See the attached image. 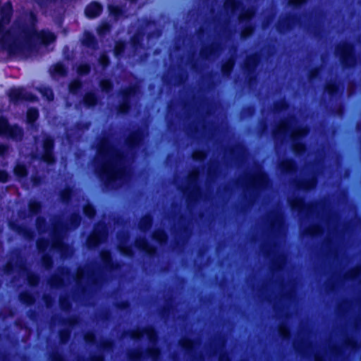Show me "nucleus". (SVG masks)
<instances>
[{
  "label": "nucleus",
  "instance_id": "1",
  "mask_svg": "<svg viewBox=\"0 0 361 361\" xmlns=\"http://www.w3.org/2000/svg\"><path fill=\"white\" fill-rule=\"evenodd\" d=\"M13 15L11 2L0 8V47L9 55L23 54L30 51L37 44H48L56 39L55 35L47 30L37 31L36 16L30 12L16 20L6 30Z\"/></svg>",
  "mask_w": 361,
  "mask_h": 361
},
{
  "label": "nucleus",
  "instance_id": "2",
  "mask_svg": "<svg viewBox=\"0 0 361 361\" xmlns=\"http://www.w3.org/2000/svg\"><path fill=\"white\" fill-rule=\"evenodd\" d=\"M97 152L103 159L111 154V160L97 169L96 173L105 188H114L116 182L123 180L128 174V167L125 164L126 155L121 150L113 148L104 138L98 144Z\"/></svg>",
  "mask_w": 361,
  "mask_h": 361
},
{
  "label": "nucleus",
  "instance_id": "3",
  "mask_svg": "<svg viewBox=\"0 0 361 361\" xmlns=\"http://www.w3.org/2000/svg\"><path fill=\"white\" fill-rule=\"evenodd\" d=\"M104 94L114 95L117 94L121 97V100L116 106V113L118 115L126 116L132 109L133 103L131 97L133 96L143 95L148 92L149 95H222L228 92H101ZM235 96L243 95H265V92H231Z\"/></svg>",
  "mask_w": 361,
  "mask_h": 361
},
{
  "label": "nucleus",
  "instance_id": "4",
  "mask_svg": "<svg viewBox=\"0 0 361 361\" xmlns=\"http://www.w3.org/2000/svg\"><path fill=\"white\" fill-rule=\"evenodd\" d=\"M309 133V128L305 126H299L295 128L290 133L291 149L295 155L302 156L307 152V145L302 141V138Z\"/></svg>",
  "mask_w": 361,
  "mask_h": 361
},
{
  "label": "nucleus",
  "instance_id": "5",
  "mask_svg": "<svg viewBox=\"0 0 361 361\" xmlns=\"http://www.w3.org/2000/svg\"><path fill=\"white\" fill-rule=\"evenodd\" d=\"M66 228V225L59 221L53 224L51 230V248L58 251L61 255H63L69 250L68 244L63 241V232Z\"/></svg>",
  "mask_w": 361,
  "mask_h": 361
},
{
  "label": "nucleus",
  "instance_id": "6",
  "mask_svg": "<svg viewBox=\"0 0 361 361\" xmlns=\"http://www.w3.org/2000/svg\"><path fill=\"white\" fill-rule=\"evenodd\" d=\"M24 130L19 125L10 124L8 118L0 116V135L14 141H21L24 137Z\"/></svg>",
  "mask_w": 361,
  "mask_h": 361
},
{
  "label": "nucleus",
  "instance_id": "7",
  "mask_svg": "<svg viewBox=\"0 0 361 361\" xmlns=\"http://www.w3.org/2000/svg\"><path fill=\"white\" fill-rule=\"evenodd\" d=\"M145 137L146 132L142 127L131 130L124 141L128 150L132 153L136 152L144 145Z\"/></svg>",
  "mask_w": 361,
  "mask_h": 361
},
{
  "label": "nucleus",
  "instance_id": "8",
  "mask_svg": "<svg viewBox=\"0 0 361 361\" xmlns=\"http://www.w3.org/2000/svg\"><path fill=\"white\" fill-rule=\"evenodd\" d=\"M42 154L41 160L47 164H53L56 161L54 156L55 139L49 134L43 136L42 140Z\"/></svg>",
  "mask_w": 361,
  "mask_h": 361
},
{
  "label": "nucleus",
  "instance_id": "9",
  "mask_svg": "<svg viewBox=\"0 0 361 361\" xmlns=\"http://www.w3.org/2000/svg\"><path fill=\"white\" fill-rule=\"evenodd\" d=\"M131 339L138 341L144 336H146L149 343L154 345L159 341V334L154 326H148L142 329L132 330L127 332Z\"/></svg>",
  "mask_w": 361,
  "mask_h": 361
},
{
  "label": "nucleus",
  "instance_id": "10",
  "mask_svg": "<svg viewBox=\"0 0 361 361\" xmlns=\"http://www.w3.org/2000/svg\"><path fill=\"white\" fill-rule=\"evenodd\" d=\"M336 54L340 57L344 66H353L355 64V58L351 44L346 42L340 43L336 49Z\"/></svg>",
  "mask_w": 361,
  "mask_h": 361
},
{
  "label": "nucleus",
  "instance_id": "11",
  "mask_svg": "<svg viewBox=\"0 0 361 361\" xmlns=\"http://www.w3.org/2000/svg\"><path fill=\"white\" fill-rule=\"evenodd\" d=\"M199 180V172L193 171L188 176V182L189 184L192 185V190L187 195L188 206H190L195 203L198 198L202 197V190L200 185H197Z\"/></svg>",
  "mask_w": 361,
  "mask_h": 361
},
{
  "label": "nucleus",
  "instance_id": "12",
  "mask_svg": "<svg viewBox=\"0 0 361 361\" xmlns=\"http://www.w3.org/2000/svg\"><path fill=\"white\" fill-rule=\"evenodd\" d=\"M288 204L293 212L299 216L308 214L312 212V205L305 202L304 197L297 196L288 200Z\"/></svg>",
  "mask_w": 361,
  "mask_h": 361
},
{
  "label": "nucleus",
  "instance_id": "13",
  "mask_svg": "<svg viewBox=\"0 0 361 361\" xmlns=\"http://www.w3.org/2000/svg\"><path fill=\"white\" fill-rule=\"evenodd\" d=\"M135 247L149 259L157 256V247L149 243L145 238H137L135 241Z\"/></svg>",
  "mask_w": 361,
  "mask_h": 361
},
{
  "label": "nucleus",
  "instance_id": "14",
  "mask_svg": "<svg viewBox=\"0 0 361 361\" xmlns=\"http://www.w3.org/2000/svg\"><path fill=\"white\" fill-rule=\"evenodd\" d=\"M102 267L108 271H114L118 269L119 264L113 259L112 253L110 250H102L99 253Z\"/></svg>",
  "mask_w": 361,
  "mask_h": 361
},
{
  "label": "nucleus",
  "instance_id": "15",
  "mask_svg": "<svg viewBox=\"0 0 361 361\" xmlns=\"http://www.w3.org/2000/svg\"><path fill=\"white\" fill-rule=\"evenodd\" d=\"M8 227L11 230L23 236L25 240H32L35 238V233L34 230L23 224L11 221L8 222Z\"/></svg>",
  "mask_w": 361,
  "mask_h": 361
},
{
  "label": "nucleus",
  "instance_id": "16",
  "mask_svg": "<svg viewBox=\"0 0 361 361\" xmlns=\"http://www.w3.org/2000/svg\"><path fill=\"white\" fill-rule=\"evenodd\" d=\"M68 95H75L78 94H82L83 92H66ZM84 95L82 98L83 104L86 108H94L95 107L99 102V99L97 95V93H102L101 92H84ZM103 95H104L103 94Z\"/></svg>",
  "mask_w": 361,
  "mask_h": 361
},
{
  "label": "nucleus",
  "instance_id": "17",
  "mask_svg": "<svg viewBox=\"0 0 361 361\" xmlns=\"http://www.w3.org/2000/svg\"><path fill=\"white\" fill-rule=\"evenodd\" d=\"M317 184V178L316 176H312L311 177L302 179V180H295L294 185L298 190H302L305 192H309L314 189Z\"/></svg>",
  "mask_w": 361,
  "mask_h": 361
},
{
  "label": "nucleus",
  "instance_id": "18",
  "mask_svg": "<svg viewBox=\"0 0 361 361\" xmlns=\"http://www.w3.org/2000/svg\"><path fill=\"white\" fill-rule=\"evenodd\" d=\"M279 168L281 172L286 175H292L296 173L298 169L296 161L292 157L281 161Z\"/></svg>",
  "mask_w": 361,
  "mask_h": 361
},
{
  "label": "nucleus",
  "instance_id": "19",
  "mask_svg": "<svg viewBox=\"0 0 361 361\" xmlns=\"http://www.w3.org/2000/svg\"><path fill=\"white\" fill-rule=\"evenodd\" d=\"M19 270L22 272H26V280L27 284L32 288L37 287L40 282V276L37 273L29 271L25 264H18Z\"/></svg>",
  "mask_w": 361,
  "mask_h": 361
},
{
  "label": "nucleus",
  "instance_id": "20",
  "mask_svg": "<svg viewBox=\"0 0 361 361\" xmlns=\"http://www.w3.org/2000/svg\"><path fill=\"white\" fill-rule=\"evenodd\" d=\"M59 274H54L52 275L49 279L48 280V284L51 288H59L64 286V275L67 272V268L65 267H61L59 269Z\"/></svg>",
  "mask_w": 361,
  "mask_h": 361
},
{
  "label": "nucleus",
  "instance_id": "21",
  "mask_svg": "<svg viewBox=\"0 0 361 361\" xmlns=\"http://www.w3.org/2000/svg\"><path fill=\"white\" fill-rule=\"evenodd\" d=\"M152 238L159 245H165L168 242L169 235L165 230L158 228L152 233Z\"/></svg>",
  "mask_w": 361,
  "mask_h": 361
},
{
  "label": "nucleus",
  "instance_id": "22",
  "mask_svg": "<svg viewBox=\"0 0 361 361\" xmlns=\"http://www.w3.org/2000/svg\"><path fill=\"white\" fill-rule=\"evenodd\" d=\"M39 117V110L36 107H29L26 111V122L30 127L36 126Z\"/></svg>",
  "mask_w": 361,
  "mask_h": 361
},
{
  "label": "nucleus",
  "instance_id": "23",
  "mask_svg": "<svg viewBox=\"0 0 361 361\" xmlns=\"http://www.w3.org/2000/svg\"><path fill=\"white\" fill-rule=\"evenodd\" d=\"M324 232V229L320 224H314L305 230L304 235L311 238H316L322 235Z\"/></svg>",
  "mask_w": 361,
  "mask_h": 361
},
{
  "label": "nucleus",
  "instance_id": "24",
  "mask_svg": "<svg viewBox=\"0 0 361 361\" xmlns=\"http://www.w3.org/2000/svg\"><path fill=\"white\" fill-rule=\"evenodd\" d=\"M195 341L191 338H184L179 342L180 347L186 354L190 355L195 351Z\"/></svg>",
  "mask_w": 361,
  "mask_h": 361
},
{
  "label": "nucleus",
  "instance_id": "25",
  "mask_svg": "<svg viewBox=\"0 0 361 361\" xmlns=\"http://www.w3.org/2000/svg\"><path fill=\"white\" fill-rule=\"evenodd\" d=\"M49 72L52 78H59L66 75L67 69L61 63H57L50 68Z\"/></svg>",
  "mask_w": 361,
  "mask_h": 361
},
{
  "label": "nucleus",
  "instance_id": "26",
  "mask_svg": "<svg viewBox=\"0 0 361 361\" xmlns=\"http://www.w3.org/2000/svg\"><path fill=\"white\" fill-rule=\"evenodd\" d=\"M102 11V6L97 3H91L88 5L85 8V14L88 18H95L97 17Z\"/></svg>",
  "mask_w": 361,
  "mask_h": 361
},
{
  "label": "nucleus",
  "instance_id": "27",
  "mask_svg": "<svg viewBox=\"0 0 361 361\" xmlns=\"http://www.w3.org/2000/svg\"><path fill=\"white\" fill-rule=\"evenodd\" d=\"M18 299L22 304L31 306L35 302V296L30 291L23 290L18 295Z\"/></svg>",
  "mask_w": 361,
  "mask_h": 361
},
{
  "label": "nucleus",
  "instance_id": "28",
  "mask_svg": "<svg viewBox=\"0 0 361 361\" xmlns=\"http://www.w3.org/2000/svg\"><path fill=\"white\" fill-rule=\"evenodd\" d=\"M73 195V188L71 185H66L59 192V198L62 203L68 204L72 200Z\"/></svg>",
  "mask_w": 361,
  "mask_h": 361
},
{
  "label": "nucleus",
  "instance_id": "29",
  "mask_svg": "<svg viewBox=\"0 0 361 361\" xmlns=\"http://www.w3.org/2000/svg\"><path fill=\"white\" fill-rule=\"evenodd\" d=\"M266 180V176L263 172H259L252 175L249 179V185L253 189L258 185H261Z\"/></svg>",
  "mask_w": 361,
  "mask_h": 361
},
{
  "label": "nucleus",
  "instance_id": "30",
  "mask_svg": "<svg viewBox=\"0 0 361 361\" xmlns=\"http://www.w3.org/2000/svg\"><path fill=\"white\" fill-rule=\"evenodd\" d=\"M13 173L18 179H25L28 176V169L25 164L18 163L13 169Z\"/></svg>",
  "mask_w": 361,
  "mask_h": 361
},
{
  "label": "nucleus",
  "instance_id": "31",
  "mask_svg": "<svg viewBox=\"0 0 361 361\" xmlns=\"http://www.w3.org/2000/svg\"><path fill=\"white\" fill-rule=\"evenodd\" d=\"M59 305L61 310L65 312H69L72 310V302L68 295H62L59 297Z\"/></svg>",
  "mask_w": 361,
  "mask_h": 361
},
{
  "label": "nucleus",
  "instance_id": "32",
  "mask_svg": "<svg viewBox=\"0 0 361 361\" xmlns=\"http://www.w3.org/2000/svg\"><path fill=\"white\" fill-rule=\"evenodd\" d=\"M92 234L103 241L104 238L107 234L106 231V224L103 222L98 223L96 226H94Z\"/></svg>",
  "mask_w": 361,
  "mask_h": 361
},
{
  "label": "nucleus",
  "instance_id": "33",
  "mask_svg": "<svg viewBox=\"0 0 361 361\" xmlns=\"http://www.w3.org/2000/svg\"><path fill=\"white\" fill-rule=\"evenodd\" d=\"M42 202L37 200H30L28 203V211L31 216L39 214L42 210Z\"/></svg>",
  "mask_w": 361,
  "mask_h": 361
},
{
  "label": "nucleus",
  "instance_id": "34",
  "mask_svg": "<svg viewBox=\"0 0 361 361\" xmlns=\"http://www.w3.org/2000/svg\"><path fill=\"white\" fill-rule=\"evenodd\" d=\"M82 43L83 45L91 49H95L97 46V41L95 39V37L92 34L88 32H84L82 39Z\"/></svg>",
  "mask_w": 361,
  "mask_h": 361
},
{
  "label": "nucleus",
  "instance_id": "35",
  "mask_svg": "<svg viewBox=\"0 0 361 361\" xmlns=\"http://www.w3.org/2000/svg\"><path fill=\"white\" fill-rule=\"evenodd\" d=\"M82 212L85 217L89 219H93L97 214V209L95 206L92 203H86L82 207Z\"/></svg>",
  "mask_w": 361,
  "mask_h": 361
},
{
  "label": "nucleus",
  "instance_id": "36",
  "mask_svg": "<svg viewBox=\"0 0 361 361\" xmlns=\"http://www.w3.org/2000/svg\"><path fill=\"white\" fill-rule=\"evenodd\" d=\"M288 129V123L286 121H283L276 127L272 131V135L274 139L279 138L281 135H285Z\"/></svg>",
  "mask_w": 361,
  "mask_h": 361
},
{
  "label": "nucleus",
  "instance_id": "37",
  "mask_svg": "<svg viewBox=\"0 0 361 361\" xmlns=\"http://www.w3.org/2000/svg\"><path fill=\"white\" fill-rule=\"evenodd\" d=\"M343 346L345 349L350 350H355L359 347V343L357 339L351 336H346L343 341Z\"/></svg>",
  "mask_w": 361,
  "mask_h": 361
},
{
  "label": "nucleus",
  "instance_id": "38",
  "mask_svg": "<svg viewBox=\"0 0 361 361\" xmlns=\"http://www.w3.org/2000/svg\"><path fill=\"white\" fill-rule=\"evenodd\" d=\"M118 250L122 255L126 257H132L134 255L132 246L123 241L119 243Z\"/></svg>",
  "mask_w": 361,
  "mask_h": 361
},
{
  "label": "nucleus",
  "instance_id": "39",
  "mask_svg": "<svg viewBox=\"0 0 361 361\" xmlns=\"http://www.w3.org/2000/svg\"><path fill=\"white\" fill-rule=\"evenodd\" d=\"M224 8L226 11L234 14L240 9V4L235 0H226L224 3Z\"/></svg>",
  "mask_w": 361,
  "mask_h": 361
},
{
  "label": "nucleus",
  "instance_id": "40",
  "mask_svg": "<svg viewBox=\"0 0 361 361\" xmlns=\"http://www.w3.org/2000/svg\"><path fill=\"white\" fill-rule=\"evenodd\" d=\"M49 245V240L47 238H40L36 241V247L39 253H48L47 250Z\"/></svg>",
  "mask_w": 361,
  "mask_h": 361
},
{
  "label": "nucleus",
  "instance_id": "41",
  "mask_svg": "<svg viewBox=\"0 0 361 361\" xmlns=\"http://www.w3.org/2000/svg\"><path fill=\"white\" fill-rule=\"evenodd\" d=\"M152 224H153V219H152V216L149 215H147V216H143L141 219L140 224H139V227L141 231H149L152 228Z\"/></svg>",
  "mask_w": 361,
  "mask_h": 361
},
{
  "label": "nucleus",
  "instance_id": "42",
  "mask_svg": "<svg viewBox=\"0 0 361 361\" xmlns=\"http://www.w3.org/2000/svg\"><path fill=\"white\" fill-rule=\"evenodd\" d=\"M41 263L45 269H51L54 266V260L52 256L49 253H44L41 257Z\"/></svg>",
  "mask_w": 361,
  "mask_h": 361
},
{
  "label": "nucleus",
  "instance_id": "43",
  "mask_svg": "<svg viewBox=\"0 0 361 361\" xmlns=\"http://www.w3.org/2000/svg\"><path fill=\"white\" fill-rule=\"evenodd\" d=\"M144 357V352L140 349H133L127 354V357L130 361H140Z\"/></svg>",
  "mask_w": 361,
  "mask_h": 361
},
{
  "label": "nucleus",
  "instance_id": "44",
  "mask_svg": "<svg viewBox=\"0 0 361 361\" xmlns=\"http://www.w3.org/2000/svg\"><path fill=\"white\" fill-rule=\"evenodd\" d=\"M258 62L259 56L257 54L250 56L245 63V67L247 71H252L257 66Z\"/></svg>",
  "mask_w": 361,
  "mask_h": 361
},
{
  "label": "nucleus",
  "instance_id": "45",
  "mask_svg": "<svg viewBox=\"0 0 361 361\" xmlns=\"http://www.w3.org/2000/svg\"><path fill=\"white\" fill-rule=\"evenodd\" d=\"M102 243V241L99 238L95 237L92 233L87 237L86 240V245L90 250L97 248Z\"/></svg>",
  "mask_w": 361,
  "mask_h": 361
},
{
  "label": "nucleus",
  "instance_id": "46",
  "mask_svg": "<svg viewBox=\"0 0 361 361\" xmlns=\"http://www.w3.org/2000/svg\"><path fill=\"white\" fill-rule=\"evenodd\" d=\"M71 331L68 328H64L59 331V342L61 344H66L71 339Z\"/></svg>",
  "mask_w": 361,
  "mask_h": 361
},
{
  "label": "nucleus",
  "instance_id": "47",
  "mask_svg": "<svg viewBox=\"0 0 361 361\" xmlns=\"http://www.w3.org/2000/svg\"><path fill=\"white\" fill-rule=\"evenodd\" d=\"M82 217L78 212H73L69 216V224L73 228H77L81 224Z\"/></svg>",
  "mask_w": 361,
  "mask_h": 361
},
{
  "label": "nucleus",
  "instance_id": "48",
  "mask_svg": "<svg viewBox=\"0 0 361 361\" xmlns=\"http://www.w3.org/2000/svg\"><path fill=\"white\" fill-rule=\"evenodd\" d=\"M279 334L283 341H288L291 338L290 330L286 324H281L279 326Z\"/></svg>",
  "mask_w": 361,
  "mask_h": 361
},
{
  "label": "nucleus",
  "instance_id": "49",
  "mask_svg": "<svg viewBox=\"0 0 361 361\" xmlns=\"http://www.w3.org/2000/svg\"><path fill=\"white\" fill-rule=\"evenodd\" d=\"M35 224L36 228L39 233L45 231L47 226V221L43 216L37 217Z\"/></svg>",
  "mask_w": 361,
  "mask_h": 361
},
{
  "label": "nucleus",
  "instance_id": "50",
  "mask_svg": "<svg viewBox=\"0 0 361 361\" xmlns=\"http://www.w3.org/2000/svg\"><path fill=\"white\" fill-rule=\"evenodd\" d=\"M207 157V152L204 149H197L193 152L192 158L196 161H202Z\"/></svg>",
  "mask_w": 361,
  "mask_h": 361
},
{
  "label": "nucleus",
  "instance_id": "51",
  "mask_svg": "<svg viewBox=\"0 0 361 361\" xmlns=\"http://www.w3.org/2000/svg\"><path fill=\"white\" fill-rule=\"evenodd\" d=\"M85 342L90 345H95L97 343V336L94 331H88L84 335Z\"/></svg>",
  "mask_w": 361,
  "mask_h": 361
},
{
  "label": "nucleus",
  "instance_id": "52",
  "mask_svg": "<svg viewBox=\"0 0 361 361\" xmlns=\"http://www.w3.org/2000/svg\"><path fill=\"white\" fill-rule=\"evenodd\" d=\"M78 322L77 317L75 316H71L68 318H61L60 319V323L63 326H68L70 327L74 326Z\"/></svg>",
  "mask_w": 361,
  "mask_h": 361
},
{
  "label": "nucleus",
  "instance_id": "53",
  "mask_svg": "<svg viewBox=\"0 0 361 361\" xmlns=\"http://www.w3.org/2000/svg\"><path fill=\"white\" fill-rule=\"evenodd\" d=\"M114 343L111 339L106 338L102 340L99 345V348L102 351H109L113 347Z\"/></svg>",
  "mask_w": 361,
  "mask_h": 361
},
{
  "label": "nucleus",
  "instance_id": "54",
  "mask_svg": "<svg viewBox=\"0 0 361 361\" xmlns=\"http://www.w3.org/2000/svg\"><path fill=\"white\" fill-rule=\"evenodd\" d=\"M255 13V10L252 8H249L244 12L240 13L239 15V20L244 21L250 19Z\"/></svg>",
  "mask_w": 361,
  "mask_h": 361
},
{
  "label": "nucleus",
  "instance_id": "55",
  "mask_svg": "<svg viewBox=\"0 0 361 361\" xmlns=\"http://www.w3.org/2000/svg\"><path fill=\"white\" fill-rule=\"evenodd\" d=\"M234 66L233 59H230L226 63L222 66V72L224 75H228Z\"/></svg>",
  "mask_w": 361,
  "mask_h": 361
},
{
  "label": "nucleus",
  "instance_id": "56",
  "mask_svg": "<svg viewBox=\"0 0 361 361\" xmlns=\"http://www.w3.org/2000/svg\"><path fill=\"white\" fill-rule=\"evenodd\" d=\"M214 51V47L212 45L209 47H205L201 51V56L206 59H211L213 55V52Z\"/></svg>",
  "mask_w": 361,
  "mask_h": 361
},
{
  "label": "nucleus",
  "instance_id": "57",
  "mask_svg": "<svg viewBox=\"0 0 361 361\" xmlns=\"http://www.w3.org/2000/svg\"><path fill=\"white\" fill-rule=\"evenodd\" d=\"M172 305L166 303L159 311V314L161 317H166L169 315L172 310Z\"/></svg>",
  "mask_w": 361,
  "mask_h": 361
},
{
  "label": "nucleus",
  "instance_id": "58",
  "mask_svg": "<svg viewBox=\"0 0 361 361\" xmlns=\"http://www.w3.org/2000/svg\"><path fill=\"white\" fill-rule=\"evenodd\" d=\"M109 10L110 13L115 16L116 18H118L123 15V11L119 6L110 5L109 6Z\"/></svg>",
  "mask_w": 361,
  "mask_h": 361
},
{
  "label": "nucleus",
  "instance_id": "59",
  "mask_svg": "<svg viewBox=\"0 0 361 361\" xmlns=\"http://www.w3.org/2000/svg\"><path fill=\"white\" fill-rule=\"evenodd\" d=\"M331 352L332 355L336 358H338V359L342 358L344 355V353H343V350L340 347H338V346L331 347Z\"/></svg>",
  "mask_w": 361,
  "mask_h": 361
},
{
  "label": "nucleus",
  "instance_id": "60",
  "mask_svg": "<svg viewBox=\"0 0 361 361\" xmlns=\"http://www.w3.org/2000/svg\"><path fill=\"white\" fill-rule=\"evenodd\" d=\"M30 180L33 186H39L43 181L42 177L38 174L32 175Z\"/></svg>",
  "mask_w": 361,
  "mask_h": 361
},
{
  "label": "nucleus",
  "instance_id": "61",
  "mask_svg": "<svg viewBox=\"0 0 361 361\" xmlns=\"http://www.w3.org/2000/svg\"><path fill=\"white\" fill-rule=\"evenodd\" d=\"M125 45L121 42H118L116 43L114 48V54L116 56L121 55L124 51Z\"/></svg>",
  "mask_w": 361,
  "mask_h": 361
},
{
  "label": "nucleus",
  "instance_id": "62",
  "mask_svg": "<svg viewBox=\"0 0 361 361\" xmlns=\"http://www.w3.org/2000/svg\"><path fill=\"white\" fill-rule=\"evenodd\" d=\"M90 71V67L88 64H81L78 66L77 72L80 75H86Z\"/></svg>",
  "mask_w": 361,
  "mask_h": 361
},
{
  "label": "nucleus",
  "instance_id": "63",
  "mask_svg": "<svg viewBox=\"0 0 361 361\" xmlns=\"http://www.w3.org/2000/svg\"><path fill=\"white\" fill-rule=\"evenodd\" d=\"M50 361H66L63 355L59 351L53 352L50 356Z\"/></svg>",
  "mask_w": 361,
  "mask_h": 361
},
{
  "label": "nucleus",
  "instance_id": "64",
  "mask_svg": "<svg viewBox=\"0 0 361 361\" xmlns=\"http://www.w3.org/2000/svg\"><path fill=\"white\" fill-rule=\"evenodd\" d=\"M10 180L9 173L4 169H0V183H6Z\"/></svg>",
  "mask_w": 361,
  "mask_h": 361
}]
</instances>
